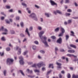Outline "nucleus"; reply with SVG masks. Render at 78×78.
Masks as SVG:
<instances>
[{"label":"nucleus","mask_w":78,"mask_h":78,"mask_svg":"<svg viewBox=\"0 0 78 78\" xmlns=\"http://www.w3.org/2000/svg\"><path fill=\"white\" fill-rule=\"evenodd\" d=\"M59 31V27L56 28L54 30V31L55 32H58Z\"/></svg>","instance_id":"obj_16"},{"label":"nucleus","mask_w":78,"mask_h":78,"mask_svg":"<svg viewBox=\"0 0 78 78\" xmlns=\"http://www.w3.org/2000/svg\"><path fill=\"white\" fill-rule=\"evenodd\" d=\"M6 8L7 9H10L11 8V7L9 5H6Z\"/></svg>","instance_id":"obj_52"},{"label":"nucleus","mask_w":78,"mask_h":78,"mask_svg":"<svg viewBox=\"0 0 78 78\" xmlns=\"http://www.w3.org/2000/svg\"><path fill=\"white\" fill-rule=\"evenodd\" d=\"M60 30L62 33H65V29H64L62 27H61Z\"/></svg>","instance_id":"obj_12"},{"label":"nucleus","mask_w":78,"mask_h":78,"mask_svg":"<svg viewBox=\"0 0 78 78\" xmlns=\"http://www.w3.org/2000/svg\"><path fill=\"white\" fill-rule=\"evenodd\" d=\"M21 4L23 6H25L26 7H27V5L26 4L23 2L21 3Z\"/></svg>","instance_id":"obj_27"},{"label":"nucleus","mask_w":78,"mask_h":78,"mask_svg":"<svg viewBox=\"0 0 78 78\" xmlns=\"http://www.w3.org/2000/svg\"><path fill=\"white\" fill-rule=\"evenodd\" d=\"M34 6L35 8H37V9H39V8H40V6L37 5L36 4H35L34 5Z\"/></svg>","instance_id":"obj_26"},{"label":"nucleus","mask_w":78,"mask_h":78,"mask_svg":"<svg viewBox=\"0 0 78 78\" xmlns=\"http://www.w3.org/2000/svg\"><path fill=\"white\" fill-rule=\"evenodd\" d=\"M5 22H6L7 23H9L10 22L8 19H6L5 20Z\"/></svg>","instance_id":"obj_40"},{"label":"nucleus","mask_w":78,"mask_h":78,"mask_svg":"<svg viewBox=\"0 0 78 78\" xmlns=\"http://www.w3.org/2000/svg\"><path fill=\"white\" fill-rule=\"evenodd\" d=\"M21 48H19V50L17 53V54L18 55H19L21 54Z\"/></svg>","instance_id":"obj_13"},{"label":"nucleus","mask_w":78,"mask_h":78,"mask_svg":"<svg viewBox=\"0 0 78 78\" xmlns=\"http://www.w3.org/2000/svg\"><path fill=\"white\" fill-rule=\"evenodd\" d=\"M13 61H14V60L12 58H8L7 59V63L9 64H11L12 63Z\"/></svg>","instance_id":"obj_5"},{"label":"nucleus","mask_w":78,"mask_h":78,"mask_svg":"<svg viewBox=\"0 0 78 78\" xmlns=\"http://www.w3.org/2000/svg\"><path fill=\"white\" fill-rule=\"evenodd\" d=\"M56 64L58 66L56 67L58 70H59V69H61L62 68V67H61V66H62V64L61 63H58V62H56Z\"/></svg>","instance_id":"obj_4"},{"label":"nucleus","mask_w":78,"mask_h":78,"mask_svg":"<svg viewBox=\"0 0 78 78\" xmlns=\"http://www.w3.org/2000/svg\"><path fill=\"white\" fill-rule=\"evenodd\" d=\"M16 20H20V17L19 16H16Z\"/></svg>","instance_id":"obj_32"},{"label":"nucleus","mask_w":78,"mask_h":78,"mask_svg":"<svg viewBox=\"0 0 78 78\" xmlns=\"http://www.w3.org/2000/svg\"><path fill=\"white\" fill-rule=\"evenodd\" d=\"M64 33H62V32L61 33L58 35V36H63V34Z\"/></svg>","instance_id":"obj_38"},{"label":"nucleus","mask_w":78,"mask_h":78,"mask_svg":"<svg viewBox=\"0 0 78 78\" xmlns=\"http://www.w3.org/2000/svg\"><path fill=\"white\" fill-rule=\"evenodd\" d=\"M9 12H13V9H10V10H9Z\"/></svg>","instance_id":"obj_46"},{"label":"nucleus","mask_w":78,"mask_h":78,"mask_svg":"<svg viewBox=\"0 0 78 78\" xmlns=\"http://www.w3.org/2000/svg\"><path fill=\"white\" fill-rule=\"evenodd\" d=\"M1 14H2V15H4V16L5 17H6V15L5 14V13H4V12H1Z\"/></svg>","instance_id":"obj_48"},{"label":"nucleus","mask_w":78,"mask_h":78,"mask_svg":"<svg viewBox=\"0 0 78 78\" xmlns=\"http://www.w3.org/2000/svg\"><path fill=\"white\" fill-rule=\"evenodd\" d=\"M73 55L70 54H68L66 55L67 56H69V57H72Z\"/></svg>","instance_id":"obj_35"},{"label":"nucleus","mask_w":78,"mask_h":78,"mask_svg":"<svg viewBox=\"0 0 78 78\" xmlns=\"http://www.w3.org/2000/svg\"><path fill=\"white\" fill-rule=\"evenodd\" d=\"M36 66H37V65L34 64L32 66V67H36Z\"/></svg>","instance_id":"obj_47"},{"label":"nucleus","mask_w":78,"mask_h":78,"mask_svg":"<svg viewBox=\"0 0 78 78\" xmlns=\"http://www.w3.org/2000/svg\"><path fill=\"white\" fill-rule=\"evenodd\" d=\"M34 43L35 44H37V45H38L39 44V42L37 41H34Z\"/></svg>","instance_id":"obj_54"},{"label":"nucleus","mask_w":78,"mask_h":78,"mask_svg":"<svg viewBox=\"0 0 78 78\" xmlns=\"http://www.w3.org/2000/svg\"><path fill=\"white\" fill-rule=\"evenodd\" d=\"M45 16H46L47 17H50V15H49V14L48 13H45Z\"/></svg>","instance_id":"obj_23"},{"label":"nucleus","mask_w":78,"mask_h":78,"mask_svg":"<svg viewBox=\"0 0 78 78\" xmlns=\"http://www.w3.org/2000/svg\"><path fill=\"white\" fill-rule=\"evenodd\" d=\"M51 37L52 39H56V37L55 36H52Z\"/></svg>","instance_id":"obj_53"},{"label":"nucleus","mask_w":78,"mask_h":78,"mask_svg":"<svg viewBox=\"0 0 78 78\" xmlns=\"http://www.w3.org/2000/svg\"><path fill=\"white\" fill-rule=\"evenodd\" d=\"M41 41L44 44L46 47H48V44H47V41H43V40H41Z\"/></svg>","instance_id":"obj_8"},{"label":"nucleus","mask_w":78,"mask_h":78,"mask_svg":"<svg viewBox=\"0 0 78 78\" xmlns=\"http://www.w3.org/2000/svg\"><path fill=\"white\" fill-rule=\"evenodd\" d=\"M44 40H43V41H46V40L47 39V37L45 36H44Z\"/></svg>","instance_id":"obj_59"},{"label":"nucleus","mask_w":78,"mask_h":78,"mask_svg":"<svg viewBox=\"0 0 78 78\" xmlns=\"http://www.w3.org/2000/svg\"><path fill=\"white\" fill-rule=\"evenodd\" d=\"M44 31H41L38 34L39 37L41 40H43V36H42V34H44Z\"/></svg>","instance_id":"obj_3"},{"label":"nucleus","mask_w":78,"mask_h":78,"mask_svg":"<svg viewBox=\"0 0 78 78\" xmlns=\"http://www.w3.org/2000/svg\"><path fill=\"white\" fill-rule=\"evenodd\" d=\"M42 71H45V67H43L42 69Z\"/></svg>","instance_id":"obj_57"},{"label":"nucleus","mask_w":78,"mask_h":78,"mask_svg":"<svg viewBox=\"0 0 78 78\" xmlns=\"http://www.w3.org/2000/svg\"><path fill=\"white\" fill-rule=\"evenodd\" d=\"M74 5H75V6H78V4H77L76 2H75L74 3Z\"/></svg>","instance_id":"obj_62"},{"label":"nucleus","mask_w":78,"mask_h":78,"mask_svg":"<svg viewBox=\"0 0 78 78\" xmlns=\"http://www.w3.org/2000/svg\"><path fill=\"white\" fill-rule=\"evenodd\" d=\"M66 16H70V13H66Z\"/></svg>","instance_id":"obj_49"},{"label":"nucleus","mask_w":78,"mask_h":78,"mask_svg":"<svg viewBox=\"0 0 78 78\" xmlns=\"http://www.w3.org/2000/svg\"><path fill=\"white\" fill-rule=\"evenodd\" d=\"M10 34H15V31H14L13 30H11L10 31Z\"/></svg>","instance_id":"obj_20"},{"label":"nucleus","mask_w":78,"mask_h":78,"mask_svg":"<svg viewBox=\"0 0 78 78\" xmlns=\"http://www.w3.org/2000/svg\"><path fill=\"white\" fill-rule=\"evenodd\" d=\"M68 51L70 53H73L75 52V51L72 50H69Z\"/></svg>","instance_id":"obj_14"},{"label":"nucleus","mask_w":78,"mask_h":78,"mask_svg":"<svg viewBox=\"0 0 78 78\" xmlns=\"http://www.w3.org/2000/svg\"><path fill=\"white\" fill-rule=\"evenodd\" d=\"M57 42L59 44H61V42H62V38L60 37L57 41Z\"/></svg>","instance_id":"obj_10"},{"label":"nucleus","mask_w":78,"mask_h":78,"mask_svg":"<svg viewBox=\"0 0 78 78\" xmlns=\"http://www.w3.org/2000/svg\"><path fill=\"white\" fill-rule=\"evenodd\" d=\"M64 25H66L67 24V22L65 21L64 22Z\"/></svg>","instance_id":"obj_64"},{"label":"nucleus","mask_w":78,"mask_h":78,"mask_svg":"<svg viewBox=\"0 0 78 78\" xmlns=\"http://www.w3.org/2000/svg\"><path fill=\"white\" fill-rule=\"evenodd\" d=\"M72 78H78V75L73 74V75Z\"/></svg>","instance_id":"obj_17"},{"label":"nucleus","mask_w":78,"mask_h":78,"mask_svg":"<svg viewBox=\"0 0 78 78\" xmlns=\"http://www.w3.org/2000/svg\"><path fill=\"white\" fill-rule=\"evenodd\" d=\"M33 30V27L32 26L30 27L29 29L30 31H32Z\"/></svg>","instance_id":"obj_24"},{"label":"nucleus","mask_w":78,"mask_h":78,"mask_svg":"<svg viewBox=\"0 0 78 78\" xmlns=\"http://www.w3.org/2000/svg\"><path fill=\"white\" fill-rule=\"evenodd\" d=\"M5 50L6 51H10L11 50V48H10L8 47L7 48H6Z\"/></svg>","instance_id":"obj_22"},{"label":"nucleus","mask_w":78,"mask_h":78,"mask_svg":"<svg viewBox=\"0 0 78 78\" xmlns=\"http://www.w3.org/2000/svg\"><path fill=\"white\" fill-rule=\"evenodd\" d=\"M26 72L28 73H30V69H27L26 70Z\"/></svg>","instance_id":"obj_45"},{"label":"nucleus","mask_w":78,"mask_h":78,"mask_svg":"<svg viewBox=\"0 0 78 78\" xmlns=\"http://www.w3.org/2000/svg\"><path fill=\"white\" fill-rule=\"evenodd\" d=\"M55 51H58V48L56 47L55 48Z\"/></svg>","instance_id":"obj_58"},{"label":"nucleus","mask_w":78,"mask_h":78,"mask_svg":"<svg viewBox=\"0 0 78 78\" xmlns=\"http://www.w3.org/2000/svg\"><path fill=\"white\" fill-rule=\"evenodd\" d=\"M72 22V20H68V23L69 24L71 23Z\"/></svg>","instance_id":"obj_31"},{"label":"nucleus","mask_w":78,"mask_h":78,"mask_svg":"<svg viewBox=\"0 0 78 78\" xmlns=\"http://www.w3.org/2000/svg\"><path fill=\"white\" fill-rule=\"evenodd\" d=\"M25 32H26V33H27L29 37H30V32H29L28 31V28H26V30L25 31Z\"/></svg>","instance_id":"obj_11"},{"label":"nucleus","mask_w":78,"mask_h":78,"mask_svg":"<svg viewBox=\"0 0 78 78\" xmlns=\"http://www.w3.org/2000/svg\"><path fill=\"white\" fill-rule=\"evenodd\" d=\"M0 55L1 56H3L4 55V52H2V53L1 52H0Z\"/></svg>","instance_id":"obj_37"},{"label":"nucleus","mask_w":78,"mask_h":78,"mask_svg":"<svg viewBox=\"0 0 78 78\" xmlns=\"http://www.w3.org/2000/svg\"><path fill=\"white\" fill-rule=\"evenodd\" d=\"M41 41L44 44L46 47H48V44H47V41H43V40H41Z\"/></svg>","instance_id":"obj_7"},{"label":"nucleus","mask_w":78,"mask_h":78,"mask_svg":"<svg viewBox=\"0 0 78 78\" xmlns=\"http://www.w3.org/2000/svg\"><path fill=\"white\" fill-rule=\"evenodd\" d=\"M66 41H67V40L69 39V35H66Z\"/></svg>","instance_id":"obj_29"},{"label":"nucleus","mask_w":78,"mask_h":78,"mask_svg":"<svg viewBox=\"0 0 78 78\" xmlns=\"http://www.w3.org/2000/svg\"><path fill=\"white\" fill-rule=\"evenodd\" d=\"M67 78H71V76H70V73H68L67 74Z\"/></svg>","instance_id":"obj_39"},{"label":"nucleus","mask_w":78,"mask_h":78,"mask_svg":"<svg viewBox=\"0 0 78 78\" xmlns=\"http://www.w3.org/2000/svg\"><path fill=\"white\" fill-rule=\"evenodd\" d=\"M37 29L38 30L40 31H41L42 30V27L40 26H39L37 27Z\"/></svg>","instance_id":"obj_19"},{"label":"nucleus","mask_w":78,"mask_h":78,"mask_svg":"<svg viewBox=\"0 0 78 78\" xmlns=\"http://www.w3.org/2000/svg\"><path fill=\"white\" fill-rule=\"evenodd\" d=\"M69 0H65V3H69Z\"/></svg>","instance_id":"obj_50"},{"label":"nucleus","mask_w":78,"mask_h":78,"mask_svg":"<svg viewBox=\"0 0 78 78\" xmlns=\"http://www.w3.org/2000/svg\"><path fill=\"white\" fill-rule=\"evenodd\" d=\"M19 59H20L21 60L19 61L21 65H23L24 64V62L23 61V57L20 56L19 57Z\"/></svg>","instance_id":"obj_6"},{"label":"nucleus","mask_w":78,"mask_h":78,"mask_svg":"<svg viewBox=\"0 0 78 78\" xmlns=\"http://www.w3.org/2000/svg\"><path fill=\"white\" fill-rule=\"evenodd\" d=\"M32 48L33 50H36V46L34 45H33L32 46Z\"/></svg>","instance_id":"obj_21"},{"label":"nucleus","mask_w":78,"mask_h":78,"mask_svg":"<svg viewBox=\"0 0 78 78\" xmlns=\"http://www.w3.org/2000/svg\"><path fill=\"white\" fill-rule=\"evenodd\" d=\"M50 3H51V5H52V6H54L55 5L56 6H57V3L55 2H54V1H53L52 0H50Z\"/></svg>","instance_id":"obj_9"},{"label":"nucleus","mask_w":78,"mask_h":78,"mask_svg":"<svg viewBox=\"0 0 78 78\" xmlns=\"http://www.w3.org/2000/svg\"><path fill=\"white\" fill-rule=\"evenodd\" d=\"M72 19H78V17H73Z\"/></svg>","instance_id":"obj_60"},{"label":"nucleus","mask_w":78,"mask_h":78,"mask_svg":"<svg viewBox=\"0 0 78 78\" xmlns=\"http://www.w3.org/2000/svg\"><path fill=\"white\" fill-rule=\"evenodd\" d=\"M67 11L68 12H72V10H71V9H68L67 10Z\"/></svg>","instance_id":"obj_42"},{"label":"nucleus","mask_w":78,"mask_h":78,"mask_svg":"<svg viewBox=\"0 0 78 78\" xmlns=\"http://www.w3.org/2000/svg\"><path fill=\"white\" fill-rule=\"evenodd\" d=\"M3 73H4V76H5L6 75V70H4L3 72Z\"/></svg>","instance_id":"obj_41"},{"label":"nucleus","mask_w":78,"mask_h":78,"mask_svg":"<svg viewBox=\"0 0 78 78\" xmlns=\"http://www.w3.org/2000/svg\"><path fill=\"white\" fill-rule=\"evenodd\" d=\"M51 70H50L49 71H48L47 73V75H48L49 73H51Z\"/></svg>","instance_id":"obj_61"},{"label":"nucleus","mask_w":78,"mask_h":78,"mask_svg":"<svg viewBox=\"0 0 78 78\" xmlns=\"http://www.w3.org/2000/svg\"><path fill=\"white\" fill-rule=\"evenodd\" d=\"M20 25L22 27H23V23L22 22L20 23Z\"/></svg>","instance_id":"obj_43"},{"label":"nucleus","mask_w":78,"mask_h":78,"mask_svg":"<svg viewBox=\"0 0 78 78\" xmlns=\"http://www.w3.org/2000/svg\"><path fill=\"white\" fill-rule=\"evenodd\" d=\"M53 12H54V14H55V15H56V14H57V12H56V11H54Z\"/></svg>","instance_id":"obj_63"},{"label":"nucleus","mask_w":78,"mask_h":78,"mask_svg":"<svg viewBox=\"0 0 78 78\" xmlns=\"http://www.w3.org/2000/svg\"><path fill=\"white\" fill-rule=\"evenodd\" d=\"M37 66L38 68H40L42 66H45V64L43 62H41L37 64Z\"/></svg>","instance_id":"obj_2"},{"label":"nucleus","mask_w":78,"mask_h":78,"mask_svg":"<svg viewBox=\"0 0 78 78\" xmlns=\"http://www.w3.org/2000/svg\"><path fill=\"white\" fill-rule=\"evenodd\" d=\"M29 17H30V18H32V19H33L36 21L37 20V18L36 15L34 13H32L29 16Z\"/></svg>","instance_id":"obj_1"},{"label":"nucleus","mask_w":78,"mask_h":78,"mask_svg":"<svg viewBox=\"0 0 78 78\" xmlns=\"http://www.w3.org/2000/svg\"><path fill=\"white\" fill-rule=\"evenodd\" d=\"M62 76L61 74H60L59 76V78L57 77L56 78H62Z\"/></svg>","instance_id":"obj_51"},{"label":"nucleus","mask_w":78,"mask_h":78,"mask_svg":"<svg viewBox=\"0 0 78 78\" xmlns=\"http://www.w3.org/2000/svg\"><path fill=\"white\" fill-rule=\"evenodd\" d=\"M18 48H19V46H16V47L15 48V49L16 50H18Z\"/></svg>","instance_id":"obj_55"},{"label":"nucleus","mask_w":78,"mask_h":78,"mask_svg":"<svg viewBox=\"0 0 78 78\" xmlns=\"http://www.w3.org/2000/svg\"><path fill=\"white\" fill-rule=\"evenodd\" d=\"M20 72L21 73L22 75H23V76H25V74H24V73H23V71L22 70H20Z\"/></svg>","instance_id":"obj_30"},{"label":"nucleus","mask_w":78,"mask_h":78,"mask_svg":"<svg viewBox=\"0 0 78 78\" xmlns=\"http://www.w3.org/2000/svg\"><path fill=\"white\" fill-rule=\"evenodd\" d=\"M40 52L41 53H42V54H44V53H45V51L43 50H41L40 51Z\"/></svg>","instance_id":"obj_28"},{"label":"nucleus","mask_w":78,"mask_h":78,"mask_svg":"<svg viewBox=\"0 0 78 78\" xmlns=\"http://www.w3.org/2000/svg\"><path fill=\"white\" fill-rule=\"evenodd\" d=\"M1 40H2V41H6V40L5 39V38L4 37H2L1 38Z\"/></svg>","instance_id":"obj_33"},{"label":"nucleus","mask_w":78,"mask_h":78,"mask_svg":"<svg viewBox=\"0 0 78 78\" xmlns=\"http://www.w3.org/2000/svg\"><path fill=\"white\" fill-rule=\"evenodd\" d=\"M34 71L35 72V73L37 72L38 73H39L40 72V71H39V70H37V69H35L34 70Z\"/></svg>","instance_id":"obj_36"},{"label":"nucleus","mask_w":78,"mask_h":78,"mask_svg":"<svg viewBox=\"0 0 78 78\" xmlns=\"http://www.w3.org/2000/svg\"><path fill=\"white\" fill-rule=\"evenodd\" d=\"M20 36L23 37H25V35L23 34V33H21L20 34Z\"/></svg>","instance_id":"obj_34"},{"label":"nucleus","mask_w":78,"mask_h":78,"mask_svg":"<svg viewBox=\"0 0 78 78\" xmlns=\"http://www.w3.org/2000/svg\"><path fill=\"white\" fill-rule=\"evenodd\" d=\"M53 64H49V68H51V67H52V66H53Z\"/></svg>","instance_id":"obj_56"},{"label":"nucleus","mask_w":78,"mask_h":78,"mask_svg":"<svg viewBox=\"0 0 78 78\" xmlns=\"http://www.w3.org/2000/svg\"><path fill=\"white\" fill-rule=\"evenodd\" d=\"M69 45L71 47H73V48H76V46H75V45L73 44H69Z\"/></svg>","instance_id":"obj_15"},{"label":"nucleus","mask_w":78,"mask_h":78,"mask_svg":"<svg viewBox=\"0 0 78 78\" xmlns=\"http://www.w3.org/2000/svg\"><path fill=\"white\" fill-rule=\"evenodd\" d=\"M56 12H57V13L59 14H62V12H61L59 10H56Z\"/></svg>","instance_id":"obj_18"},{"label":"nucleus","mask_w":78,"mask_h":78,"mask_svg":"<svg viewBox=\"0 0 78 78\" xmlns=\"http://www.w3.org/2000/svg\"><path fill=\"white\" fill-rule=\"evenodd\" d=\"M14 17V14H11L10 16V17H11V18H13Z\"/></svg>","instance_id":"obj_44"},{"label":"nucleus","mask_w":78,"mask_h":78,"mask_svg":"<svg viewBox=\"0 0 78 78\" xmlns=\"http://www.w3.org/2000/svg\"><path fill=\"white\" fill-rule=\"evenodd\" d=\"M27 53H28V51H25L23 52V54L24 56H25V55H26V54H27Z\"/></svg>","instance_id":"obj_25"}]
</instances>
